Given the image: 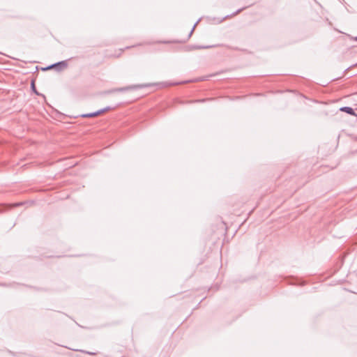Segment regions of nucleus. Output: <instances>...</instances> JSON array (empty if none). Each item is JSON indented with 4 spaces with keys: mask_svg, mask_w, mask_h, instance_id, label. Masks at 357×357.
Segmentation results:
<instances>
[{
    "mask_svg": "<svg viewBox=\"0 0 357 357\" xmlns=\"http://www.w3.org/2000/svg\"><path fill=\"white\" fill-rule=\"evenodd\" d=\"M155 85H156V84L130 85V86H125V87L116 89H114V91L122 92V91H126L132 90V89H142V88L149 87V86H155Z\"/></svg>",
    "mask_w": 357,
    "mask_h": 357,
    "instance_id": "nucleus-1",
    "label": "nucleus"
},
{
    "mask_svg": "<svg viewBox=\"0 0 357 357\" xmlns=\"http://www.w3.org/2000/svg\"><path fill=\"white\" fill-rule=\"evenodd\" d=\"M67 66H68L67 62L66 61H62L58 62V63L51 66L50 68L59 67L60 69H63V68H66L67 67Z\"/></svg>",
    "mask_w": 357,
    "mask_h": 357,
    "instance_id": "nucleus-2",
    "label": "nucleus"
},
{
    "mask_svg": "<svg viewBox=\"0 0 357 357\" xmlns=\"http://www.w3.org/2000/svg\"><path fill=\"white\" fill-rule=\"evenodd\" d=\"M340 111L344 112H346V113H347L349 114H351V115L356 116V114H355L354 109L351 107H342L340 108Z\"/></svg>",
    "mask_w": 357,
    "mask_h": 357,
    "instance_id": "nucleus-3",
    "label": "nucleus"
},
{
    "mask_svg": "<svg viewBox=\"0 0 357 357\" xmlns=\"http://www.w3.org/2000/svg\"><path fill=\"white\" fill-rule=\"evenodd\" d=\"M98 115H100V112H98V110L95 112L82 114L81 116L82 118H91V117L97 116Z\"/></svg>",
    "mask_w": 357,
    "mask_h": 357,
    "instance_id": "nucleus-4",
    "label": "nucleus"
},
{
    "mask_svg": "<svg viewBox=\"0 0 357 357\" xmlns=\"http://www.w3.org/2000/svg\"><path fill=\"white\" fill-rule=\"evenodd\" d=\"M111 109H112V107H105V108H103V109H99V110H98V112H100V114H102V113H104V112H108V111H109V110H111Z\"/></svg>",
    "mask_w": 357,
    "mask_h": 357,
    "instance_id": "nucleus-5",
    "label": "nucleus"
},
{
    "mask_svg": "<svg viewBox=\"0 0 357 357\" xmlns=\"http://www.w3.org/2000/svg\"><path fill=\"white\" fill-rule=\"evenodd\" d=\"M31 87L33 90V91L36 93L37 95H38L39 93H38V91H36V86H35V83H34V81H32L31 82Z\"/></svg>",
    "mask_w": 357,
    "mask_h": 357,
    "instance_id": "nucleus-6",
    "label": "nucleus"
},
{
    "mask_svg": "<svg viewBox=\"0 0 357 357\" xmlns=\"http://www.w3.org/2000/svg\"><path fill=\"white\" fill-rule=\"evenodd\" d=\"M210 99H199V100H193L192 101V102H206V100H209Z\"/></svg>",
    "mask_w": 357,
    "mask_h": 357,
    "instance_id": "nucleus-7",
    "label": "nucleus"
},
{
    "mask_svg": "<svg viewBox=\"0 0 357 357\" xmlns=\"http://www.w3.org/2000/svg\"><path fill=\"white\" fill-rule=\"evenodd\" d=\"M226 47H227V48L230 49V50H239V49L238 47H230V46H228V45H227Z\"/></svg>",
    "mask_w": 357,
    "mask_h": 357,
    "instance_id": "nucleus-8",
    "label": "nucleus"
},
{
    "mask_svg": "<svg viewBox=\"0 0 357 357\" xmlns=\"http://www.w3.org/2000/svg\"><path fill=\"white\" fill-rule=\"evenodd\" d=\"M243 9H244V8L238 9V10H237L234 14V15H236V14L239 13H240L241 11H242Z\"/></svg>",
    "mask_w": 357,
    "mask_h": 357,
    "instance_id": "nucleus-9",
    "label": "nucleus"
},
{
    "mask_svg": "<svg viewBox=\"0 0 357 357\" xmlns=\"http://www.w3.org/2000/svg\"><path fill=\"white\" fill-rule=\"evenodd\" d=\"M200 48H208V46H206V47H201Z\"/></svg>",
    "mask_w": 357,
    "mask_h": 357,
    "instance_id": "nucleus-10",
    "label": "nucleus"
},
{
    "mask_svg": "<svg viewBox=\"0 0 357 357\" xmlns=\"http://www.w3.org/2000/svg\"><path fill=\"white\" fill-rule=\"evenodd\" d=\"M356 40H357V37L356 38Z\"/></svg>",
    "mask_w": 357,
    "mask_h": 357,
    "instance_id": "nucleus-11",
    "label": "nucleus"
}]
</instances>
